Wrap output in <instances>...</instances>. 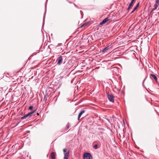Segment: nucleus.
I'll return each mask as SVG.
<instances>
[{"mask_svg": "<svg viewBox=\"0 0 159 159\" xmlns=\"http://www.w3.org/2000/svg\"><path fill=\"white\" fill-rule=\"evenodd\" d=\"M136 53V52H135L133 50H130V54L133 55H132L133 57H135L134 59V61L135 63H136L138 62L139 60L135 56Z\"/></svg>", "mask_w": 159, "mask_h": 159, "instance_id": "nucleus-1", "label": "nucleus"}, {"mask_svg": "<svg viewBox=\"0 0 159 159\" xmlns=\"http://www.w3.org/2000/svg\"><path fill=\"white\" fill-rule=\"evenodd\" d=\"M107 97L109 101L112 102H114V97L113 95L112 94H109V93H107Z\"/></svg>", "mask_w": 159, "mask_h": 159, "instance_id": "nucleus-2", "label": "nucleus"}, {"mask_svg": "<svg viewBox=\"0 0 159 159\" xmlns=\"http://www.w3.org/2000/svg\"><path fill=\"white\" fill-rule=\"evenodd\" d=\"M35 111H34L31 112H29L27 114L25 115L23 117H22L21 118V119L22 120H23L25 119L26 118H27L28 117H30L35 112Z\"/></svg>", "mask_w": 159, "mask_h": 159, "instance_id": "nucleus-3", "label": "nucleus"}, {"mask_svg": "<svg viewBox=\"0 0 159 159\" xmlns=\"http://www.w3.org/2000/svg\"><path fill=\"white\" fill-rule=\"evenodd\" d=\"M84 159H92L91 154L89 153H87L84 155Z\"/></svg>", "mask_w": 159, "mask_h": 159, "instance_id": "nucleus-4", "label": "nucleus"}, {"mask_svg": "<svg viewBox=\"0 0 159 159\" xmlns=\"http://www.w3.org/2000/svg\"><path fill=\"white\" fill-rule=\"evenodd\" d=\"M111 18L110 17H107L105 18L104 19H103L102 21L99 24L100 25H102L105 23H106L107 21L110 20Z\"/></svg>", "mask_w": 159, "mask_h": 159, "instance_id": "nucleus-5", "label": "nucleus"}, {"mask_svg": "<svg viewBox=\"0 0 159 159\" xmlns=\"http://www.w3.org/2000/svg\"><path fill=\"white\" fill-rule=\"evenodd\" d=\"M66 152L67 149H63L64 154L65 155L64 159H68V157H69V151H68L67 152Z\"/></svg>", "mask_w": 159, "mask_h": 159, "instance_id": "nucleus-6", "label": "nucleus"}, {"mask_svg": "<svg viewBox=\"0 0 159 159\" xmlns=\"http://www.w3.org/2000/svg\"><path fill=\"white\" fill-rule=\"evenodd\" d=\"M63 59V58L62 56H60L58 57L57 60V64L58 65H61L62 63Z\"/></svg>", "mask_w": 159, "mask_h": 159, "instance_id": "nucleus-7", "label": "nucleus"}, {"mask_svg": "<svg viewBox=\"0 0 159 159\" xmlns=\"http://www.w3.org/2000/svg\"><path fill=\"white\" fill-rule=\"evenodd\" d=\"M139 2L136 5V6L134 8V9L132 10V11H131L130 14H132L138 8V7H139Z\"/></svg>", "mask_w": 159, "mask_h": 159, "instance_id": "nucleus-8", "label": "nucleus"}, {"mask_svg": "<svg viewBox=\"0 0 159 159\" xmlns=\"http://www.w3.org/2000/svg\"><path fill=\"white\" fill-rule=\"evenodd\" d=\"M150 77H151L153 78L156 81H157V76H156L155 75L153 74H151L150 75Z\"/></svg>", "mask_w": 159, "mask_h": 159, "instance_id": "nucleus-9", "label": "nucleus"}, {"mask_svg": "<svg viewBox=\"0 0 159 159\" xmlns=\"http://www.w3.org/2000/svg\"><path fill=\"white\" fill-rule=\"evenodd\" d=\"M85 112L84 110H82V111L79 114L78 116V120H79V119L80 117Z\"/></svg>", "mask_w": 159, "mask_h": 159, "instance_id": "nucleus-10", "label": "nucleus"}, {"mask_svg": "<svg viewBox=\"0 0 159 159\" xmlns=\"http://www.w3.org/2000/svg\"><path fill=\"white\" fill-rule=\"evenodd\" d=\"M51 155L52 159H55V154L54 152H51Z\"/></svg>", "mask_w": 159, "mask_h": 159, "instance_id": "nucleus-11", "label": "nucleus"}, {"mask_svg": "<svg viewBox=\"0 0 159 159\" xmlns=\"http://www.w3.org/2000/svg\"><path fill=\"white\" fill-rule=\"evenodd\" d=\"M131 71L134 72L136 70V67L134 65H132L131 68Z\"/></svg>", "mask_w": 159, "mask_h": 159, "instance_id": "nucleus-12", "label": "nucleus"}, {"mask_svg": "<svg viewBox=\"0 0 159 159\" xmlns=\"http://www.w3.org/2000/svg\"><path fill=\"white\" fill-rule=\"evenodd\" d=\"M109 48V46H107L106 47L104 48L102 51V52L104 53Z\"/></svg>", "mask_w": 159, "mask_h": 159, "instance_id": "nucleus-13", "label": "nucleus"}, {"mask_svg": "<svg viewBox=\"0 0 159 159\" xmlns=\"http://www.w3.org/2000/svg\"><path fill=\"white\" fill-rule=\"evenodd\" d=\"M159 0H156L154 6H156V7H158L159 5Z\"/></svg>", "mask_w": 159, "mask_h": 159, "instance_id": "nucleus-14", "label": "nucleus"}, {"mask_svg": "<svg viewBox=\"0 0 159 159\" xmlns=\"http://www.w3.org/2000/svg\"><path fill=\"white\" fill-rule=\"evenodd\" d=\"M134 1V0H132L131 2H130V8L133 7V4Z\"/></svg>", "mask_w": 159, "mask_h": 159, "instance_id": "nucleus-15", "label": "nucleus"}, {"mask_svg": "<svg viewBox=\"0 0 159 159\" xmlns=\"http://www.w3.org/2000/svg\"><path fill=\"white\" fill-rule=\"evenodd\" d=\"M70 125H69V123H68V124L66 125V129H68L70 127Z\"/></svg>", "mask_w": 159, "mask_h": 159, "instance_id": "nucleus-16", "label": "nucleus"}, {"mask_svg": "<svg viewBox=\"0 0 159 159\" xmlns=\"http://www.w3.org/2000/svg\"><path fill=\"white\" fill-rule=\"evenodd\" d=\"M157 7H156V6H154V7L152 8V11H153L155 10L157 8Z\"/></svg>", "mask_w": 159, "mask_h": 159, "instance_id": "nucleus-17", "label": "nucleus"}, {"mask_svg": "<svg viewBox=\"0 0 159 159\" xmlns=\"http://www.w3.org/2000/svg\"><path fill=\"white\" fill-rule=\"evenodd\" d=\"M93 148L95 149H97L98 148V145L97 144H95V145L93 146Z\"/></svg>", "mask_w": 159, "mask_h": 159, "instance_id": "nucleus-18", "label": "nucleus"}, {"mask_svg": "<svg viewBox=\"0 0 159 159\" xmlns=\"http://www.w3.org/2000/svg\"><path fill=\"white\" fill-rule=\"evenodd\" d=\"M33 106H30L29 107V109L30 110H32L33 109Z\"/></svg>", "mask_w": 159, "mask_h": 159, "instance_id": "nucleus-19", "label": "nucleus"}, {"mask_svg": "<svg viewBox=\"0 0 159 159\" xmlns=\"http://www.w3.org/2000/svg\"><path fill=\"white\" fill-rule=\"evenodd\" d=\"M87 25V23H84V24H83V25L81 26V27H83V26L85 25Z\"/></svg>", "mask_w": 159, "mask_h": 159, "instance_id": "nucleus-20", "label": "nucleus"}, {"mask_svg": "<svg viewBox=\"0 0 159 159\" xmlns=\"http://www.w3.org/2000/svg\"><path fill=\"white\" fill-rule=\"evenodd\" d=\"M146 78H145L144 80H143V83H144V81H145V80H146Z\"/></svg>", "mask_w": 159, "mask_h": 159, "instance_id": "nucleus-21", "label": "nucleus"}, {"mask_svg": "<svg viewBox=\"0 0 159 159\" xmlns=\"http://www.w3.org/2000/svg\"><path fill=\"white\" fill-rule=\"evenodd\" d=\"M129 5L128 6V8H127V10H129Z\"/></svg>", "mask_w": 159, "mask_h": 159, "instance_id": "nucleus-22", "label": "nucleus"}, {"mask_svg": "<svg viewBox=\"0 0 159 159\" xmlns=\"http://www.w3.org/2000/svg\"><path fill=\"white\" fill-rule=\"evenodd\" d=\"M74 5H75V6L76 7H77V6L76 5H75V4H74Z\"/></svg>", "mask_w": 159, "mask_h": 159, "instance_id": "nucleus-23", "label": "nucleus"}, {"mask_svg": "<svg viewBox=\"0 0 159 159\" xmlns=\"http://www.w3.org/2000/svg\"><path fill=\"white\" fill-rule=\"evenodd\" d=\"M131 137H132V133H131Z\"/></svg>", "mask_w": 159, "mask_h": 159, "instance_id": "nucleus-24", "label": "nucleus"}, {"mask_svg": "<svg viewBox=\"0 0 159 159\" xmlns=\"http://www.w3.org/2000/svg\"><path fill=\"white\" fill-rule=\"evenodd\" d=\"M129 30V28L128 29V30Z\"/></svg>", "mask_w": 159, "mask_h": 159, "instance_id": "nucleus-25", "label": "nucleus"}]
</instances>
